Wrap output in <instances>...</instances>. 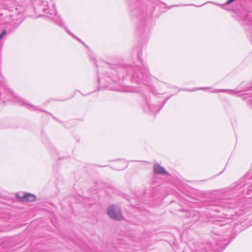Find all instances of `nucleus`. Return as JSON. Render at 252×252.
Here are the masks:
<instances>
[{
  "instance_id": "5",
  "label": "nucleus",
  "mask_w": 252,
  "mask_h": 252,
  "mask_svg": "<svg viewBox=\"0 0 252 252\" xmlns=\"http://www.w3.org/2000/svg\"><path fill=\"white\" fill-rule=\"evenodd\" d=\"M235 0H228L226 2V4H230V3H232V2H233V1H235Z\"/></svg>"
},
{
  "instance_id": "1",
  "label": "nucleus",
  "mask_w": 252,
  "mask_h": 252,
  "mask_svg": "<svg viewBox=\"0 0 252 252\" xmlns=\"http://www.w3.org/2000/svg\"><path fill=\"white\" fill-rule=\"evenodd\" d=\"M107 213L110 218L116 220L124 219L120 208L116 206L112 205L107 210Z\"/></svg>"
},
{
  "instance_id": "9",
  "label": "nucleus",
  "mask_w": 252,
  "mask_h": 252,
  "mask_svg": "<svg viewBox=\"0 0 252 252\" xmlns=\"http://www.w3.org/2000/svg\"><path fill=\"white\" fill-rule=\"evenodd\" d=\"M73 37H75V38H77V39H78V38H77L76 36H75V35H73Z\"/></svg>"
},
{
  "instance_id": "2",
  "label": "nucleus",
  "mask_w": 252,
  "mask_h": 252,
  "mask_svg": "<svg viewBox=\"0 0 252 252\" xmlns=\"http://www.w3.org/2000/svg\"><path fill=\"white\" fill-rule=\"evenodd\" d=\"M16 196L22 201H33L35 199V195L31 193H25L23 196H20L19 193H17Z\"/></svg>"
},
{
  "instance_id": "7",
  "label": "nucleus",
  "mask_w": 252,
  "mask_h": 252,
  "mask_svg": "<svg viewBox=\"0 0 252 252\" xmlns=\"http://www.w3.org/2000/svg\"><path fill=\"white\" fill-rule=\"evenodd\" d=\"M73 37H75V38H77V39H78V38H77L76 36H75V35H73Z\"/></svg>"
},
{
  "instance_id": "10",
  "label": "nucleus",
  "mask_w": 252,
  "mask_h": 252,
  "mask_svg": "<svg viewBox=\"0 0 252 252\" xmlns=\"http://www.w3.org/2000/svg\"><path fill=\"white\" fill-rule=\"evenodd\" d=\"M219 91H215L214 92L215 93H217V92H219Z\"/></svg>"
},
{
  "instance_id": "6",
  "label": "nucleus",
  "mask_w": 252,
  "mask_h": 252,
  "mask_svg": "<svg viewBox=\"0 0 252 252\" xmlns=\"http://www.w3.org/2000/svg\"><path fill=\"white\" fill-rule=\"evenodd\" d=\"M73 37H75V38H77V39H78V38H77L76 36H75V35H73Z\"/></svg>"
},
{
  "instance_id": "3",
  "label": "nucleus",
  "mask_w": 252,
  "mask_h": 252,
  "mask_svg": "<svg viewBox=\"0 0 252 252\" xmlns=\"http://www.w3.org/2000/svg\"><path fill=\"white\" fill-rule=\"evenodd\" d=\"M154 172L157 174H167V172L165 169L160 166L158 164H156L154 166Z\"/></svg>"
},
{
  "instance_id": "4",
  "label": "nucleus",
  "mask_w": 252,
  "mask_h": 252,
  "mask_svg": "<svg viewBox=\"0 0 252 252\" xmlns=\"http://www.w3.org/2000/svg\"><path fill=\"white\" fill-rule=\"evenodd\" d=\"M6 31L3 30L0 34V40L3 38V37L6 34Z\"/></svg>"
},
{
  "instance_id": "8",
  "label": "nucleus",
  "mask_w": 252,
  "mask_h": 252,
  "mask_svg": "<svg viewBox=\"0 0 252 252\" xmlns=\"http://www.w3.org/2000/svg\"><path fill=\"white\" fill-rule=\"evenodd\" d=\"M73 37H75V38H77V39H78V38H77L76 36H75V35H73Z\"/></svg>"
}]
</instances>
